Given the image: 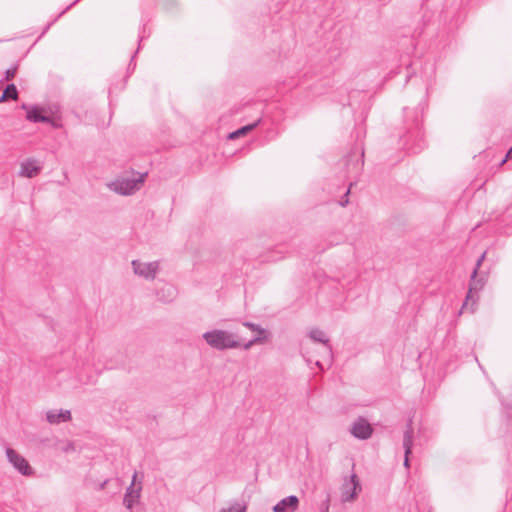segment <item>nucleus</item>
Masks as SVG:
<instances>
[{"mask_svg": "<svg viewBox=\"0 0 512 512\" xmlns=\"http://www.w3.org/2000/svg\"><path fill=\"white\" fill-rule=\"evenodd\" d=\"M8 98V96L5 94V93H2V95L0 96V103L6 101Z\"/></svg>", "mask_w": 512, "mask_h": 512, "instance_id": "obj_23", "label": "nucleus"}, {"mask_svg": "<svg viewBox=\"0 0 512 512\" xmlns=\"http://www.w3.org/2000/svg\"><path fill=\"white\" fill-rule=\"evenodd\" d=\"M409 456H410V455H405V454H404V466H405L406 468H409V466H410V465H409Z\"/></svg>", "mask_w": 512, "mask_h": 512, "instance_id": "obj_22", "label": "nucleus"}, {"mask_svg": "<svg viewBox=\"0 0 512 512\" xmlns=\"http://www.w3.org/2000/svg\"><path fill=\"white\" fill-rule=\"evenodd\" d=\"M177 296L178 290L171 283L163 282L156 290L157 299L163 303H171L177 298Z\"/></svg>", "mask_w": 512, "mask_h": 512, "instance_id": "obj_10", "label": "nucleus"}, {"mask_svg": "<svg viewBox=\"0 0 512 512\" xmlns=\"http://www.w3.org/2000/svg\"><path fill=\"white\" fill-rule=\"evenodd\" d=\"M243 326H245V327L249 328L251 331L257 333V335L254 338H252L247 343L242 345L243 349L248 350L252 346H254L256 344L263 343L268 339L269 334H268L267 330H265L261 326L255 324V323H252V322H243Z\"/></svg>", "mask_w": 512, "mask_h": 512, "instance_id": "obj_9", "label": "nucleus"}, {"mask_svg": "<svg viewBox=\"0 0 512 512\" xmlns=\"http://www.w3.org/2000/svg\"><path fill=\"white\" fill-rule=\"evenodd\" d=\"M3 93H5L10 99L16 100L18 98V91L14 84L7 85Z\"/></svg>", "mask_w": 512, "mask_h": 512, "instance_id": "obj_19", "label": "nucleus"}, {"mask_svg": "<svg viewBox=\"0 0 512 512\" xmlns=\"http://www.w3.org/2000/svg\"><path fill=\"white\" fill-rule=\"evenodd\" d=\"M260 119H258L257 121H255L254 123H251V124H248L246 126H243L239 129H237L236 131L234 132H231L229 135H228V138L233 140V139H236V138H239L243 135H246L248 132L252 131L255 127L258 126V124L260 123Z\"/></svg>", "mask_w": 512, "mask_h": 512, "instance_id": "obj_18", "label": "nucleus"}, {"mask_svg": "<svg viewBox=\"0 0 512 512\" xmlns=\"http://www.w3.org/2000/svg\"><path fill=\"white\" fill-rule=\"evenodd\" d=\"M41 170L42 164L34 158H29L21 163L19 175L26 178H33L37 176Z\"/></svg>", "mask_w": 512, "mask_h": 512, "instance_id": "obj_11", "label": "nucleus"}, {"mask_svg": "<svg viewBox=\"0 0 512 512\" xmlns=\"http://www.w3.org/2000/svg\"><path fill=\"white\" fill-rule=\"evenodd\" d=\"M414 445V430L412 428V421L407 424L406 430L403 434V449L405 455H410Z\"/></svg>", "mask_w": 512, "mask_h": 512, "instance_id": "obj_16", "label": "nucleus"}, {"mask_svg": "<svg viewBox=\"0 0 512 512\" xmlns=\"http://www.w3.org/2000/svg\"><path fill=\"white\" fill-rule=\"evenodd\" d=\"M137 478V473L135 472L132 478L131 485L127 488L123 503L127 509H132L133 505L140 498L141 486L136 487L135 481Z\"/></svg>", "mask_w": 512, "mask_h": 512, "instance_id": "obj_13", "label": "nucleus"}, {"mask_svg": "<svg viewBox=\"0 0 512 512\" xmlns=\"http://www.w3.org/2000/svg\"><path fill=\"white\" fill-rule=\"evenodd\" d=\"M326 512H328V508H326Z\"/></svg>", "mask_w": 512, "mask_h": 512, "instance_id": "obj_27", "label": "nucleus"}, {"mask_svg": "<svg viewBox=\"0 0 512 512\" xmlns=\"http://www.w3.org/2000/svg\"><path fill=\"white\" fill-rule=\"evenodd\" d=\"M202 338L208 346L219 351L242 347L240 337L227 330L213 329L203 333Z\"/></svg>", "mask_w": 512, "mask_h": 512, "instance_id": "obj_1", "label": "nucleus"}, {"mask_svg": "<svg viewBox=\"0 0 512 512\" xmlns=\"http://www.w3.org/2000/svg\"><path fill=\"white\" fill-rule=\"evenodd\" d=\"M6 456L8 458V461L19 473H21L24 476H31L33 474V469L29 465L28 461L19 453H17L14 449L7 448Z\"/></svg>", "mask_w": 512, "mask_h": 512, "instance_id": "obj_6", "label": "nucleus"}, {"mask_svg": "<svg viewBox=\"0 0 512 512\" xmlns=\"http://www.w3.org/2000/svg\"><path fill=\"white\" fill-rule=\"evenodd\" d=\"M46 420L50 424H60L71 420L70 410H49L46 412Z\"/></svg>", "mask_w": 512, "mask_h": 512, "instance_id": "obj_15", "label": "nucleus"}, {"mask_svg": "<svg viewBox=\"0 0 512 512\" xmlns=\"http://www.w3.org/2000/svg\"><path fill=\"white\" fill-rule=\"evenodd\" d=\"M146 173H132L131 175H122L115 180L108 182L107 187L109 190L123 196L133 195L140 190L144 183Z\"/></svg>", "mask_w": 512, "mask_h": 512, "instance_id": "obj_2", "label": "nucleus"}, {"mask_svg": "<svg viewBox=\"0 0 512 512\" xmlns=\"http://www.w3.org/2000/svg\"><path fill=\"white\" fill-rule=\"evenodd\" d=\"M49 28H50V24H49V25H47V27L45 28V30H44V32H43V34H44V33H45Z\"/></svg>", "mask_w": 512, "mask_h": 512, "instance_id": "obj_26", "label": "nucleus"}, {"mask_svg": "<svg viewBox=\"0 0 512 512\" xmlns=\"http://www.w3.org/2000/svg\"><path fill=\"white\" fill-rule=\"evenodd\" d=\"M132 269L135 275L148 281H153L160 272L159 261H142L133 260L131 262Z\"/></svg>", "mask_w": 512, "mask_h": 512, "instance_id": "obj_4", "label": "nucleus"}, {"mask_svg": "<svg viewBox=\"0 0 512 512\" xmlns=\"http://www.w3.org/2000/svg\"><path fill=\"white\" fill-rule=\"evenodd\" d=\"M511 154H512V148L508 151V153H507V155H506L505 159H503V161H502V164L506 162L507 158H508V157H510V156H511Z\"/></svg>", "mask_w": 512, "mask_h": 512, "instance_id": "obj_24", "label": "nucleus"}, {"mask_svg": "<svg viewBox=\"0 0 512 512\" xmlns=\"http://www.w3.org/2000/svg\"><path fill=\"white\" fill-rule=\"evenodd\" d=\"M247 505L244 502L233 500L218 510V512H246Z\"/></svg>", "mask_w": 512, "mask_h": 512, "instance_id": "obj_17", "label": "nucleus"}, {"mask_svg": "<svg viewBox=\"0 0 512 512\" xmlns=\"http://www.w3.org/2000/svg\"><path fill=\"white\" fill-rule=\"evenodd\" d=\"M350 432L355 438L366 440L371 437L373 428L366 419L359 417L352 423Z\"/></svg>", "mask_w": 512, "mask_h": 512, "instance_id": "obj_7", "label": "nucleus"}, {"mask_svg": "<svg viewBox=\"0 0 512 512\" xmlns=\"http://www.w3.org/2000/svg\"><path fill=\"white\" fill-rule=\"evenodd\" d=\"M316 365H317L319 368L323 369V365H322V363H321L319 360H317V361H316Z\"/></svg>", "mask_w": 512, "mask_h": 512, "instance_id": "obj_25", "label": "nucleus"}, {"mask_svg": "<svg viewBox=\"0 0 512 512\" xmlns=\"http://www.w3.org/2000/svg\"><path fill=\"white\" fill-rule=\"evenodd\" d=\"M308 335L313 342L323 345V354L327 357L328 364L330 365L332 360V348L326 333L318 328H314L309 331Z\"/></svg>", "mask_w": 512, "mask_h": 512, "instance_id": "obj_8", "label": "nucleus"}, {"mask_svg": "<svg viewBox=\"0 0 512 512\" xmlns=\"http://www.w3.org/2000/svg\"><path fill=\"white\" fill-rule=\"evenodd\" d=\"M485 256H486V252H484L477 260L476 262V266L474 269H477V271L479 270L480 266L482 265L484 259H485Z\"/></svg>", "mask_w": 512, "mask_h": 512, "instance_id": "obj_20", "label": "nucleus"}, {"mask_svg": "<svg viewBox=\"0 0 512 512\" xmlns=\"http://www.w3.org/2000/svg\"><path fill=\"white\" fill-rule=\"evenodd\" d=\"M299 508V499L295 495L281 499L273 506V512H296Z\"/></svg>", "mask_w": 512, "mask_h": 512, "instance_id": "obj_12", "label": "nucleus"}, {"mask_svg": "<svg viewBox=\"0 0 512 512\" xmlns=\"http://www.w3.org/2000/svg\"><path fill=\"white\" fill-rule=\"evenodd\" d=\"M361 490L360 481L355 473L350 476H345L340 487L341 501L343 503L354 502Z\"/></svg>", "mask_w": 512, "mask_h": 512, "instance_id": "obj_3", "label": "nucleus"}, {"mask_svg": "<svg viewBox=\"0 0 512 512\" xmlns=\"http://www.w3.org/2000/svg\"><path fill=\"white\" fill-rule=\"evenodd\" d=\"M24 109H27V115L26 118L34 123L43 122V123H52V119L49 116H46L45 110L38 106H33L30 108H27L25 105H23Z\"/></svg>", "mask_w": 512, "mask_h": 512, "instance_id": "obj_14", "label": "nucleus"}, {"mask_svg": "<svg viewBox=\"0 0 512 512\" xmlns=\"http://www.w3.org/2000/svg\"><path fill=\"white\" fill-rule=\"evenodd\" d=\"M16 68H11L6 71V79L9 80L15 76Z\"/></svg>", "mask_w": 512, "mask_h": 512, "instance_id": "obj_21", "label": "nucleus"}, {"mask_svg": "<svg viewBox=\"0 0 512 512\" xmlns=\"http://www.w3.org/2000/svg\"><path fill=\"white\" fill-rule=\"evenodd\" d=\"M477 274H478L477 269H474L472 272V275H471L469 291L467 293L466 300L462 306L461 311L470 309L471 312H474V310H475L474 306L478 300L477 293H478V291H480L483 288V286L485 284V281L483 278L477 279Z\"/></svg>", "mask_w": 512, "mask_h": 512, "instance_id": "obj_5", "label": "nucleus"}]
</instances>
